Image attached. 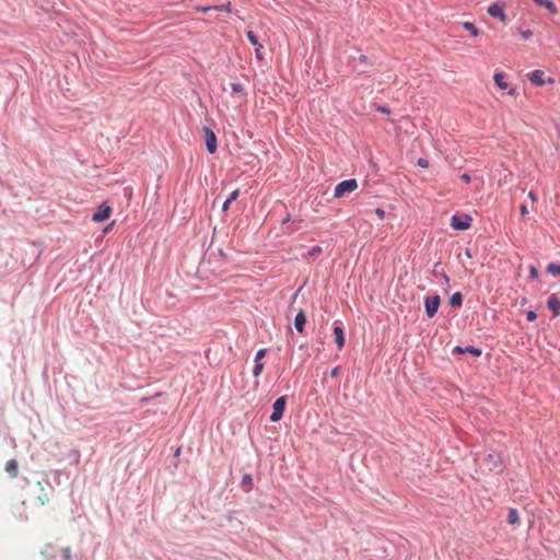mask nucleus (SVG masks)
I'll return each mask as SVG.
<instances>
[{"mask_svg": "<svg viewBox=\"0 0 560 560\" xmlns=\"http://www.w3.org/2000/svg\"><path fill=\"white\" fill-rule=\"evenodd\" d=\"M358 188V183L355 179H346L340 182L334 190V197L335 198H341L346 194H350Z\"/></svg>", "mask_w": 560, "mask_h": 560, "instance_id": "obj_1", "label": "nucleus"}, {"mask_svg": "<svg viewBox=\"0 0 560 560\" xmlns=\"http://www.w3.org/2000/svg\"><path fill=\"white\" fill-rule=\"evenodd\" d=\"M255 366H254V370H253V374L254 376H259L264 370V364L259 361H255Z\"/></svg>", "mask_w": 560, "mask_h": 560, "instance_id": "obj_25", "label": "nucleus"}, {"mask_svg": "<svg viewBox=\"0 0 560 560\" xmlns=\"http://www.w3.org/2000/svg\"><path fill=\"white\" fill-rule=\"evenodd\" d=\"M462 301H463L462 294L459 292H456L451 296L450 304L452 306H459V305H462Z\"/></svg>", "mask_w": 560, "mask_h": 560, "instance_id": "obj_20", "label": "nucleus"}, {"mask_svg": "<svg viewBox=\"0 0 560 560\" xmlns=\"http://www.w3.org/2000/svg\"><path fill=\"white\" fill-rule=\"evenodd\" d=\"M285 405H287V399L284 396H281L276 399V401L273 402V406H272V413L270 416L271 422H278L279 420H281V418L283 416V411L285 409Z\"/></svg>", "mask_w": 560, "mask_h": 560, "instance_id": "obj_4", "label": "nucleus"}, {"mask_svg": "<svg viewBox=\"0 0 560 560\" xmlns=\"http://www.w3.org/2000/svg\"><path fill=\"white\" fill-rule=\"evenodd\" d=\"M231 89L236 94H244L243 93L244 92L243 85L240 84V83H231Z\"/></svg>", "mask_w": 560, "mask_h": 560, "instance_id": "obj_26", "label": "nucleus"}, {"mask_svg": "<svg viewBox=\"0 0 560 560\" xmlns=\"http://www.w3.org/2000/svg\"><path fill=\"white\" fill-rule=\"evenodd\" d=\"M319 250H320V247H315L313 249V252L311 253V255H315L316 253H319Z\"/></svg>", "mask_w": 560, "mask_h": 560, "instance_id": "obj_44", "label": "nucleus"}, {"mask_svg": "<svg viewBox=\"0 0 560 560\" xmlns=\"http://www.w3.org/2000/svg\"><path fill=\"white\" fill-rule=\"evenodd\" d=\"M230 205H231V201L226 199V200L224 201L223 206H222V210H223V211H226V210L229 209Z\"/></svg>", "mask_w": 560, "mask_h": 560, "instance_id": "obj_42", "label": "nucleus"}, {"mask_svg": "<svg viewBox=\"0 0 560 560\" xmlns=\"http://www.w3.org/2000/svg\"><path fill=\"white\" fill-rule=\"evenodd\" d=\"M375 213L381 220L385 218V211L382 208H376Z\"/></svg>", "mask_w": 560, "mask_h": 560, "instance_id": "obj_37", "label": "nucleus"}, {"mask_svg": "<svg viewBox=\"0 0 560 560\" xmlns=\"http://www.w3.org/2000/svg\"><path fill=\"white\" fill-rule=\"evenodd\" d=\"M466 255H467L468 257H471V253H470V250H469L468 248H467V250H466Z\"/></svg>", "mask_w": 560, "mask_h": 560, "instance_id": "obj_45", "label": "nucleus"}, {"mask_svg": "<svg viewBox=\"0 0 560 560\" xmlns=\"http://www.w3.org/2000/svg\"><path fill=\"white\" fill-rule=\"evenodd\" d=\"M528 271H529V278L532 280L539 281V271L535 265H529Z\"/></svg>", "mask_w": 560, "mask_h": 560, "instance_id": "obj_21", "label": "nucleus"}, {"mask_svg": "<svg viewBox=\"0 0 560 560\" xmlns=\"http://www.w3.org/2000/svg\"><path fill=\"white\" fill-rule=\"evenodd\" d=\"M305 323H306L305 313L302 310H300L294 318V326L299 332H303Z\"/></svg>", "mask_w": 560, "mask_h": 560, "instance_id": "obj_12", "label": "nucleus"}, {"mask_svg": "<svg viewBox=\"0 0 560 560\" xmlns=\"http://www.w3.org/2000/svg\"><path fill=\"white\" fill-rule=\"evenodd\" d=\"M240 195V190L238 189H235L231 192L230 197L228 198V200H230L231 202L234 201Z\"/></svg>", "mask_w": 560, "mask_h": 560, "instance_id": "obj_36", "label": "nucleus"}, {"mask_svg": "<svg viewBox=\"0 0 560 560\" xmlns=\"http://www.w3.org/2000/svg\"><path fill=\"white\" fill-rule=\"evenodd\" d=\"M509 95H516L517 94V88L516 86H513V88H510L509 89Z\"/></svg>", "mask_w": 560, "mask_h": 560, "instance_id": "obj_41", "label": "nucleus"}, {"mask_svg": "<svg viewBox=\"0 0 560 560\" xmlns=\"http://www.w3.org/2000/svg\"><path fill=\"white\" fill-rule=\"evenodd\" d=\"M206 147L209 153L213 154L217 151V136L208 128L203 127Z\"/></svg>", "mask_w": 560, "mask_h": 560, "instance_id": "obj_6", "label": "nucleus"}, {"mask_svg": "<svg viewBox=\"0 0 560 560\" xmlns=\"http://www.w3.org/2000/svg\"><path fill=\"white\" fill-rule=\"evenodd\" d=\"M520 521L518 512L516 509L511 508L508 513V522L512 525L517 524Z\"/></svg>", "mask_w": 560, "mask_h": 560, "instance_id": "obj_18", "label": "nucleus"}, {"mask_svg": "<svg viewBox=\"0 0 560 560\" xmlns=\"http://www.w3.org/2000/svg\"><path fill=\"white\" fill-rule=\"evenodd\" d=\"M5 471L10 475L11 478H15L18 476L19 465L16 459H10L7 462Z\"/></svg>", "mask_w": 560, "mask_h": 560, "instance_id": "obj_15", "label": "nucleus"}, {"mask_svg": "<svg viewBox=\"0 0 560 560\" xmlns=\"http://www.w3.org/2000/svg\"><path fill=\"white\" fill-rule=\"evenodd\" d=\"M266 353H267L266 349L258 350L257 353H256V357H255V361H259L260 362V360L262 358H265Z\"/></svg>", "mask_w": 560, "mask_h": 560, "instance_id": "obj_30", "label": "nucleus"}, {"mask_svg": "<svg viewBox=\"0 0 560 560\" xmlns=\"http://www.w3.org/2000/svg\"><path fill=\"white\" fill-rule=\"evenodd\" d=\"M463 27L470 33L471 36L476 37L479 33L474 23L464 22Z\"/></svg>", "mask_w": 560, "mask_h": 560, "instance_id": "obj_19", "label": "nucleus"}, {"mask_svg": "<svg viewBox=\"0 0 560 560\" xmlns=\"http://www.w3.org/2000/svg\"><path fill=\"white\" fill-rule=\"evenodd\" d=\"M471 217L466 213L454 214L451 219V225L457 231H465L470 226Z\"/></svg>", "mask_w": 560, "mask_h": 560, "instance_id": "obj_3", "label": "nucleus"}, {"mask_svg": "<svg viewBox=\"0 0 560 560\" xmlns=\"http://www.w3.org/2000/svg\"><path fill=\"white\" fill-rule=\"evenodd\" d=\"M454 352L459 353V354L471 353L475 357H479L481 354V350L479 348H475V347H470V346H467L465 348L457 346L454 348Z\"/></svg>", "mask_w": 560, "mask_h": 560, "instance_id": "obj_14", "label": "nucleus"}, {"mask_svg": "<svg viewBox=\"0 0 560 560\" xmlns=\"http://www.w3.org/2000/svg\"><path fill=\"white\" fill-rule=\"evenodd\" d=\"M246 37H247V39L250 42V44H252V45H254V46H257V45H259V44H260V43L258 42L257 36L254 34V32H253V31H247V32H246Z\"/></svg>", "mask_w": 560, "mask_h": 560, "instance_id": "obj_24", "label": "nucleus"}, {"mask_svg": "<svg viewBox=\"0 0 560 560\" xmlns=\"http://www.w3.org/2000/svg\"><path fill=\"white\" fill-rule=\"evenodd\" d=\"M439 306H440V296L439 295L429 296L424 301L425 313L430 318H432L436 314Z\"/></svg>", "mask_w": 560, "mask_h": 560, "instance_id": "obj_5", "label": "nucleus"}, {"mask_svg": "<svg viewBox=\"0 0 560 560\" xmlns=\"http://www.w3.org/2000/svg\"><path fill=\"white\" fill-rule=\"evenodd\" d=\"M547 307L552 313L553 317L560 315V299L556 294H551L547 301Z\"/></svg>", "mask_w": 560, "mask_h": 560, "instance_id": "obj_8", "label": "nucleus"}, {"mask_svg": "<svg viewBox=\"0 0 560 560\" xmlns=\"http://www.w3.org/2000/svg\"><path fill=\"white\" fill-rule=\"evenodd\" d=\"M338 372H339V366L334 368V369L330 371V376H331V377H336V376L338 375Z\"/></svg>", "mask_w": 560, "mask_h": 560, "instance_id": "obj_40", "label": "nucleus"}, {"mask_svg": "<svg viewBox=\"0 0 560 560\" xmlns=\"http://www.w3.org/2000/svg\"><path fill=\"white\" fill-rule=\"evenodd\" d=\"M493 81L495 85L501 90H506L510 86V84L506 82V74L504 72H495L493 75Z\"/></svg>", "mask_w": 560, "mask_h": 560, "instance_id": "obj_11", "label": "nucleus"}, {"mask_svg": "<svg viewBox=\"0 0 560 560\" xmlns=\"http://www.w3.org/2000/svg\"><path fill=\"white\" fill-rule=\"evenodd\" d=\"M528 197L532 199V201H536L537 197L534 191H529Z\"/></svg>", "mask_w": 560, "mask_h": 560, "instance_id": "obj_43", "label": "nucleus"}, {"mask_svg": "<svg viewBox=\"0 0 560 560\" xmlns=\"http://www.w3.org/2000/svg\"><path fill=\"white\" fill-rule=\"evenodd\" d=\"M528 80L534 85L541 86L546 83L545 72L542 70L536 69L528 74Z\"/></svg>", "mask_w": 560, "mask_h": 560, "instance_id": "obj_9", "label": "nucleus"}, {"mask_svg": "<svg viewBox=\"0 0 560 560\" xmlns=\"http://www.w3.org/2000/svg\"><path fill=\"white\" fill-rule=\"evenodd\" d=\"M536 4L546 8L550 13L558 12V8L552 0H533Z\"/></svg>", "mask_w": 560, "mask_h": 560, "instance_id": "obj_16", "label": "nucleus"}, {"mask_svg": "<svg viewBox=\"0 0 560 560\" xmlns=\"http://www.w3.org/2000/svg\"><path fill=\"white\" fill-rule=\"evenodd\" d=\"M536 318H537V314H536V312H535V311H528V312L526 313V319H527L528 322H534Z\"/></svg>", "mask_w": 560, "mask_h": 560, "instance_id": "obj_32", "label": "nucleus"}, {"mask_svg": "<svg viewBox=\"0 0 560 560\" xmlns=\"http://www.w3.org/2000/svg\"><path fill=\"white\" fill-rule=\"evenodd\" d=\"M520 211L523 217H525L528 213V209L525 205H521Z\"/></svg>", "mask_w": 560, "mask_h": 560, "instance_id": "obj_38", "label": "nucleus"}, {"mask_svg": "<svg viewBox=\"0 0 560 560\" xmlns=\"http://www.w3.org/2000/svg\"><path fill=\"white\" fill-rule=\"evenodd\" d=\"M225 258L226 254L222 247H207L205 260H207L208 264H219L221 261H225Z\"/></svg>", "mask_w": 560, "mask_h": 560, "instance_id": "obj_2", "label": "nucleus"}, {"mask_svg": "<svg viewBox=\"0 0 560 560\" xmlns=\"http://www.w3.org/2000/svg\"><path fill=\"white\" fill-rule=\"evenodd\" d=\"M255 47H256V50H255V56H256V58H257L258 60H262V59H264V56H262V54H261L262 45H261V44H259V45H257V46H255Z\"/></svg>", "mask_w": 560, "mask_h": 560, "instance_id": "obj_29", "label": "nucleus"}, {"mask_svg": "<svg viewBox=\"0 0 560 560\" xmlns=\"http://www.w3.org/2000/svg\"><path fill=\"white\" fill-rule=\"evenodd\" d=\"M213 10L225 11V12L230 13L232 11V4H231V2H226L221 5H214Z\"/></svg>", "mask_w": 560, "mask_h": 560, "instance_id": "obj_23", "label": "nucleus"}, {"mask_svg": "<svg viewBox=\"0 0 560 560\" xmlns=\"http://www.w3.org/2000/svg\"><path fill=\"white\" fill-rule=\"evenodd\" d=\"M377 112H381L383 114H389L390 113L389 109L387 107H385V106H378L377 107Z\"/></svg>", "mask_w": 560, "mask_h": 560, "instance_id": "obj_39", "label": "nucleus"}, {"mask_svg": "<svg viewBox=\"0 0 560 560\" xmlns=\"http://www.w3.org/2000/svg\"><path fill=\"white\" fill-rule=\"evenodd\" d=\"M492 469H499L500 471L503 470V463L500 459V462L494 460V457L492 456Z\"/></svg>", "mask_w": 560, "mask_h": 560, "instance_id": "obj_28", "label": "nucleus"}, {"mask_svg": "<svg viewBox=\"0 0 560 560\" xmlns=\"http://www.w3.org/2000/svg\"><path fill=\"white\" fill-rule=\"evenodd\" d=\"M62 556L65 560H70L71 558V549L69 547H66L62 549Z\"/></svg>", "mask_w": 560, "mask_h": 560, "instance_id": "obj_33", "label": "nucleus"}, {"mask_svg": "<svg viewBox=\"0 0 560 560\" xmlns=\"http://www.w3.org/2000/svg\"><path fill=\"white\" fill-rule=\"evenodd\" d=\"M492 18L499 19L503 23L509 21L504 2H492Z\"/></svg>", "mask_w": 560, "mask_h": 560, "instance_id": "obj_7", "label": "nucleus"}, {"mask_svg": "<svg viewBox=\"0 0 560 560\" xmlns=\"http://www.w3.org/2000/svg\"><path fill=\"white\" fill-rule=\"evenodd\" d=\"M38 501H39L40 505H44L45 503H47L49 501L48 494L44 493L42 495H38Z\"/></svg>", "mask_w": 560, "mask_h": 560, "instance_id": "obj_35", "label": "nucleus"}, {"mask_svg": "<svg viewBox=\"0 0 560 560\" xmlns=\"http://www.w3.org/2000/svg\"><path fill=\"white\" fill-rule=\"evenodd\" d=\"M523 39L527 40L532 37L533 33L530 30H525L520 32Z\"/></svg>", "mask_w": 560, "mask_h": 560, "instance_id": "obj_31", "label": "nucleus"}, {"mask_svg": "<svg viewBox=\"0 0 560 560\" xmlns=\"http://www.w3.org/2000/svg\"><path fill=\"white\" fill-rule=\"evenodd\" d=\"M110 208L108 206H102L100 209L93 214V220L95 222H102L109 217Z\"/></svg>", "mask_w": 560, "mask_h": 560, "instance_id": "obj_10", "label": "nucleus"}, {"mask_svg": "<svg viewBox=\"0 0 560 560\" xmlns=\"http://www.w3.org/2000/svg\"><path fill=\"white\" fill-rule=\"evenodd\" d=\"M546 272L552 275L553 277H560V264H548L546 267Z\"/></svg>", "mask_w": 560, "mask_h": 560, "instance_id": "obj_17", "label": "nucleus"}, {"mask_svg": "<svg viewBox=\"0 0 560 560\" xmlns=\"http://www.w3.org/2000/svg\"><path fill=\"white\" fill-rule=\"evenodd\" d=\"M420 167L427 168L429 166V161L427 159L420 158L417 162Z\"/></svg>", "mask_w": 560, "mask_h": 560, "instance_id": "obj_34", "label": "nucleus"}, {"mask_svg": "<svg viewBox=\"0 0 560 560\" xmlns=\"http://www.w3.org/2000/svg\"><path fill=\"white\" fill-rule=\"evenodd\" d=\"M335 340L339 349L343 348L346 339L343 329L341 326H335L334 328Z\"/></svg>", "mask_w": 560, "mask_h": 560, "instance_id": "obj_13", "label": "nucleus"}, {"mask_svg": "<svg viewBox=\"0 0 560 560\" xmlns=\"http://www.w3.org/2000/svg\"><path fill=\"white\" fill-rule=\"evenodd\" d=\"M194 10L197 11V12L206 13V12H209L210 10H213V7H210V5H208V7L195 5Z\"/></svg>", "mask_w": 560, "mask_h": 560, "instance_id": "obj_27", "label": "nucleus"}, {"mask_svg": "<svg viewBox=\"0 0 560 560\" xmlns=\"http://www.w3.org/2000/svg\"><path fill=\"white\" fill-rule=\"evenodd\" d=\"M242 486L247 487L246 491L248 492L253 486V478L250 475H245L242 479Z\"/></svg>", "mask_w": 560, "mask_h": 560, "instance_id": "obj_22", "label": "nucleus"}]
</instances>
